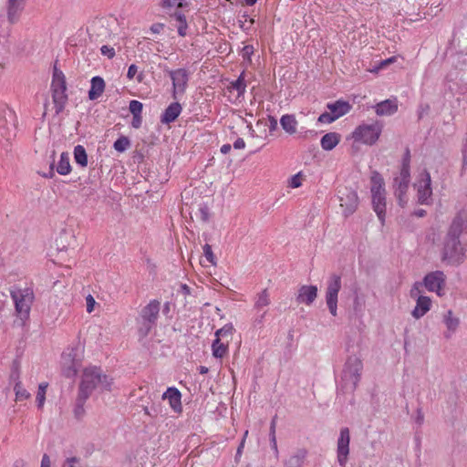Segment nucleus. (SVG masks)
Here are the masks:
<instances>
[{"instance_id":"1","label":"nucleus","mask_w":467,"mask_h":467,"mask_svg":"<svg viewBox=\"0 0 467 467\" xmlns=\"http://www.w3.org/2000/svg\"><path fill=\"white\" fill-rule=\"evenodd\" d=\"M467 230V211L460 210L452 218L440 251L441 261L446 265L459 266L466 259V248L460 236Z\"/></svg>"},{"instance_id":"2","label":"nucleus","mask_w":467,"mask_h":467,"mask_svg":"<svg viewBox=\"0 0 467 467\" xmlns=\"http://www.w3.org/2000/svg\"><path fill=\"white\" fill-rule=\"evenodd\" d=\"M113 379L104 374L99 367H89L83 370L78 393L89 398L96 389L111 391Z\"/></svg>"},{"instance_id":"3","label":"nucleus","mask_w":467,"mask_h":467,"mask_svg":"<svg viewBox=\"0 0 467 467\" xmlns=\"http://www.w3.org/2000/svg\"><path fill=\"white\" fill-rule=\"evenodd\" d=\"M161 302L157 299L150 300L139 312L136 317L137 333L140 340L149 336L156 327L160 317Z\"/></svg>"},{"instance_id":"4","label":"nucleus","mask_w":467,"mask_h":467,"mask_svg":"<svg viewBox=\"0 0 467 467\" xmlns=\"http://www.w3.org/2000/svg\"><path fill=\"white\" fill-rule=\"evenodd\" d=\"M362 360L357 356H349L341 374L340 389L344 392H354L361 379Z\"/></svg>"},{"instance_id":"5","label":"nucleus","mask_w":467,"mask_h":467,"mask_svg":"<svg viewBox=\"0 0 467 467\" xmlns=\"http://www.w3.org/2000/svg\"><path fill=\"white\" fill-rule=\"evenodd\" d=\"M370 181L373 210L381 224L384 225L386 219V190L384 179L379 171H374Z\"/></svg>"},{"instance_id":"6","label":"nucleus","mask_w":467,"mask_h":467,"mask_svg":"<svg viewBox=\"0 0 467 467\" xmlns=\"http://www.w3.org/2000/svg\"><path fill=\"white\" fill-rule=\"evenodd\" d=\"M10 296L15 304L16 317L24 324L29 318L31 306L35 299L33 289L14 286L10 289Z\"/></svg>"},{"instance_id":"7","label":"nucleus","mask_w":467,"mask_h":467,"mask_svg":"<svg viewBox=\"0 0 467 467\" xmlns=\"http://www.w3.org/2000/svg\"><path fill=\"white\" fill-rule=\"evenodd\" d=\"M381 131L382 124L379 121H375L371 124H362L355 129L353 138L356 141L373 145L379 140Z\"/></svg>"},{"instance_id":"8","label":"nucleus","mask_w":467,"mask_h":467,"mask_svg":"<svg viewBox=\"0 0 467 467\" xmlns=\"http://www.w3.org/2000/svg\"><path fill=\"white\" fill-rule=\"evenodd\" d=\"M341 286V276L336 274L331 275L327 283L325 298L329 313L333 317L337 315V299Z\"/></svg>"},{"instance_id":"9","label":"nucleus","mask_w":467,"mask_h":467,"mask_svg":"<svg viewBox=\"0 0 467 467\" xmlns=\"http://www.w3.org/2000/svg\"><path fill=\"white\" fill-rule=\"evenodd\" d=\"M350 431L348 427L340 429L337 441V460L340 467H346L349 456Z\"/></svg>"},{"instance_id":"10","label":"nucleus","mask_w":467,"mask_h":467,"mask_svg":"<svg viewBox=\"0 0 467 467\" xmlns=\"http://www.w3.org/2000/svg\"><path fill=\"white\" fill-rule=\"evenodd\" d=\"M423 285L428 291L435 292L439 296H441L446 285V275L440 270L431 272L424 276Z\"/></svg>"},{"instance_id":"11","label":"nucleus","mask_w":467,"mask_h":467,"mask_svg":"<svg viewBox=\"0 0 467 467\" xmlns=\"http://www.w3.org/2000/svg\"><path fill=\"white\" fill-rule=\"evenodd\" d=\"M165 71L169 74L172 81V97L176 99L177 94H184L189 81L188 71L185 68H178L175 70L165 69Z\"/></svg>"},{"instance_id":"12","label":"nucleus","mask_w":467,"mask_h":467,"mask_svg":"<svg viewBox=\"0 0 467 467\" xmlns=\"http://www.w3.org/2000/svg\"><path fill=\"white\" fill-rule=\"evenodd\" d=\"M418 192V200L420 204H428L429 200L432 195L431 179V174L427 170H424L420 174V179L415 184Z\"/></svg>"},{"instance_id":"13","label":"nucleus","mask_w":467,"mask_h":467,"mask_svg":"<svg viewBox=\"0 0 467 467\" xmlns=\"http://www.w3.org/2000/svg\"><path fill=\"white\" fill-rule=\"evenodd\" d=\"M338 193L340 206L344 208L343 213L348 217L352 214L358 206V193L356 191L348 188H345L343 191L340 190Z\"/></svg>"},{"instance_id":"14","label":"nucleus","mask_w":467,"mask_h":467,"mask_svg":"<svg viewBox=\"0 0 467 467\" xmlns=\"http://www.w3.org/2000/svg\"><path fill=\"white\" fill-rule=\"evenodd\" d=\"M317 297V285H302L298 289L296 296V302L298 304H305L310 306Z\"/></svg>"},{"instance_id":"15","label":"nucleus","mask_w":467,"mask_h":467,"mask_svg":"<svg viewBox=\"0 0 467 467\" xmlns=\"http://www.w3.org/2000/svg\"><path fill=\"white\" fill-rule=\"evenodd\" d=\"M26 0H7L6 14L10 23H16L25 8Z\"/></svg>"},{"instance_id":"16","label":"nucleus","mask_w":467,"mask_h":467,"mask_svg":"<svg viewBox=\"0 0 467 467\" xmlns=\"http://www.w3.org/2000/svg\"><path fill=\"white\" fill-rule=\"evenodd\" d=\"M162 400H168L170 406L175 412H182V394L178 389L174 387L168 388L162 394Z\"/></svg>"},{"instance_id":"17","label":"nucleus","mask_w":467,"mask_h":467,"mask_svg":"<svg viewBox=\"0 0 467 467\" xmlns=\"http://www.w3.org/2000/svg\"><path fill=\"white\" fill-rule=\"evenodd\" d=\"M431 306V300L429 296H419L416 300V306L411 312L414 318L419 319L422 317Z\"/></svg>"},{"instance_id":"18","label":"nucleus","mask_w":467,"mask_h":467,"mask_svg":"<svg viewBox=\"0 0 467 467\" xmlns=\"http://www.w3.org/2000/svg\"><path fill=\"white\" fill-rule=\"evenodd\" d=\"M182 106L179 102L171 103L161 116V122L170 124L173 122L181 114Z\"/></svg>"},{"instance_id":"19","label":"nucleus","mask_w":467,"mask_h":467,"mask_svg":"<svg viewBox=\"0 0 467 467\" xmlns=\"http://www.w3.org/2000/svg\"><path fill=\"white\" fill-rule=\"evenodd\" d=\"M378 116H390L397 112L398 103L395 99H386L378 103L375 107Z\"/></svg>"},{"instance_id":"20","label":"nucleus","mask_w":467,"mask_h":467,"mask_svg":"<svg viewBox=\"0 0 467 467\" xmlns=\"http://www.w3.org/2000/svg\"><path fill=\"white\" fill-rule=\"evenodd\" d=\"M327 108L330 110L333 116L337 119L338 118L346 115L351 109V105L348 101L337 100L333 103H328Z\"/></svg>"},{"instance_id":"21","label":"nucleus","mask_w":467,"mask_h":467,"mask_svg":"<svg viewBox=\"0 0 467 467\" xmlns=\"http://www.w3.org/2000/svg\"><path fill=\"white\" fill-rule=\"evenodd\" d=\"M105 89V81L101 77L96 76L91 78V87L88 91V99L95 100L99 99Z\"/></svg>"},{"instance_id":"22","label":"nucleus","mask_w":467,"mask_h":467,"mask_svg":"<svg viewBox=\"0 0 467 467\" xmlns=\"http://www.w3.org/2000/svg\"><path fill=\"white\" fill-rule=\"evenodd\" d=\"M67 90H54L52 91V100L54 103L56 114H60L67 102V94L66 92Z\"/></svg>"},{"instance_id":"23","label":"nucleus","mask_w":467,"mask_h":467,"mask_svg":"<svg viewBox=\"0 0 467 467\" xmlns=\"http://www.w3.org/2000/svg\"><path fill=\"white\" fill-rule=\"evenodd\" d=\"M306 456L307 451L306 449H297L296 452L285 462V467H303Z\"/></svg>"},{"instance_id":"24","label":"nucleus","mask_w":467,"mask_h":467,"mask_svg":"<svg viewBox=\"0 0 467 467\" xmlns=\"http://www.w3.org/2000/svg\"><path fill=\"white\" fill-rule=\"evenodd\" d=\"M67 90V82L64 73L54 66L53 78L51 82V91Z\"/></svg>"},{"instance_id":"25","label":"nucleus","mask_w":467,"mask_h":467,"mask_svg":"<svg viewBox=\"0 0 467 467\" xmlns=\"http://www.w3.org/2000/svg\"><path fill=\"white\" fill-rule=\"evenodd\" d=\"M340 138L337 132H328L321 138L320 145L323 150H331L339 143Z\"/></svg>"},{"instance_id":"26","label":"nucleus","mask_w":467,"mask_h":467,"mask_svg":"<svg viewBox=\"0 0 467 467\" xmlns=\"http://www.w3.org/2000/svg\"><path fill=\"white\" fill-rule=\"evenodd\" d=\"M280 124L286 133L292 135L296 133L298 122L295 115L285 114L281 117Z\"/></svg>"},{"instance_id":"27","label":"nucleus","mask_w":467,"mask_h":467,"mask_svg":"<svg viewBox=\"0 0 467 467\" xmlns=\"http://www.w3.org/2000/svg\"><path fill=\"white\" fill-rule=\"evenodd\" d=\"M271 303L270 296L267 289H264L261 293H259L256 296L254 305V310L255 312H260L266 310L265 307L268 306Z\"/></svg>"},{"instance_id":"28","label":"nucleus","mask_w":467,"mask_h":467,"mask_svg":"<svg viewBox=\"0 0 467 467\" xmlns=\"http://www.w3.org/2000/svg\"><path fill=\"white\" fill-rule=\"evenodd\" d=\"M212 351L214 358H223L228 352V341L223 342L221 338H215L212 344Z\"/></svg>"},{"instance_id":"29","label":"nucleus","mask_w":467,"mask_h":467,"mask_svg":"<svg viewBox=\"0 0 467 467\" xmlns=\"http://www.w3.org/2000/svg\"><path fill=\"white\" fill-rule=\"evenodd\" d=\"M57 171L60 175H67L71 171L70 158L68 152H62L57 165Z\"/></svg>"},{"instance_id":"30","label":"nucleus","mask_w":467,"mask_h":467,"mask_svg":"<svg viewBox=\"0 0 467 467\" xmlns=\"http://www.w3.org/2000/svg\"><path fill=\"white\" fill-rule=\"evenodd\" d=\"M88 398L78 393V397L76 399V404L74 408V416L78 420H80L85 416V408L84 405Z\"/></svg>"},{"instance_id":"31","label":"nucleus","mask_w":467,"mask_h":467,"mask_svg":"<svg viewBox=\"0 0 467 467\" xmlns=\"http://www.w3.org/2000/svg\"><path fill=\"white\" fill-rule=\"evenodd\" d=\"M64 358V365H63V375L67 378H73L76 376L78 369L76 368V364L73 359L70 358V355H68L67 358L63 357Z\"/></svg>"},{"instance_id":"32","label":"nucleus","mask_w":467,"mask_h":467,"mask_svg":"<svg viewBox=\"0 0 467 467\" xmlns=\"http://www.w3.org/2000/svg\"><path fill=\"white\" fill-rule=\"evenodd\" d=\"M74 159L81 167H86L88 165V154L82 145H77L74 148Z\"/></svg>"},{"instance_id":"33","label":"nucleus","mask_w":467,"mask_h":467,"mask_svg":"<svg viewBox=\"0 0 467 467\" xmlns=\"http://www.w3.org/2000/svg\"><path fill=\"white\" fill-rule=\"evenodd\" d=\"M68 238L70 240H74V235L70 233H67L66 231H63L59 234V236L56 240L57 250L63 251L67 249V246L70 245V242H68L67 244H65V241H67Z\"/></svg>"},{"instance_id":"34","label":"nucleus","mask_w":467,"mask_h":467,"mask_svg":"<svg viewBox=\"0 0 467 467\" xmlns=\"http://www.w3.org/2000/svg\"><path fill=\"white\" fill-rule=\"evenodd\" d=\"M244 72H243L236 80L231 82V88L235 89L238 95H244L246 88V83L244 78Z\"/></svg>"},{"instance_id":"35","label":"nucleus","mask_w":467,"mask_h":467,"mask_svg":"<svg viewBox=\"0 0 467 467\" xmlns=\"http://www.w3.org/2000/svg\"><path fill=\"white\" fill-rule=\"evenodd\" d=\"M410 182L408 181H401L399 179L393 180V188H394V194H403L407 193L409 185Z\"/></svg>"},{"instance_id":"36","label":"nucleus","mask_w":467,"mask_h":467,"mask_svg":"<svg viewBox=\"0 0 467 467\" xmlns=\"http://www.w3.org/2000/svg\"><path fill=\"white\" fill-rule=\"evenodd\" d=\"M444 323L449 330L454 332L459 326V319L452 317L451 310H448L444 317Z\"/></svg>"},{"instance_id":"37","label":"nucleus","mask_w":467,"mask_h":467,"mask_svg":"<svg viewBox=\"0 0 467 467\" xmlns=\"http://www.w3.org/2000/svg\"><path fill=\"white\" fill-rule=\"evenodd\" d=\"M14 390L16 393V400H27L30 397V393L23 388L20 380H17L15 384Z\"/></svg>"},{"instance_id":"38","label":"nucleus","mask_w":467,"mask_h":467,"mask_svg":"<svg viewBox=\"0 0 467 467\" xmlns=\"http://www.w3.org/2000/svg\"><path fill=\"white\" fill-rule=\"evenodd\" d=\"M130 140L125 136H121L114 142L113 148L119 152H123L130 147Z\"/></svg>"},{"instance_id":"39","label":"nucleus","mask_w":467,"mask_h":467,"mask_svg":"<svg viewBox=\"0 0 467 467\" xmlns=\"http://www.w3.org/2000/svg\"><path fill=\"white\" fill-rule=\"evenodd\" d=\"M47 388V383H40L38 386V390L36 394V403L37 407L41 409L44 406L46 400V389Z\"/></svg>"},{"instance_id":"40","label":"nucleus","mask_w":467,"mask_h":467,"mask_svg":"<svg viewBox=\"0 0 467 467\" xmlns=\"http://www.w3.org/2000/svg\"><path fill=\"white\" fill-rule=\"evenodd\" d=\"M234 331V326L231 323L224 325L222 328L215 332L216 338H221L226 336H232Z\"/></svg>"},{"instance_id":"41","label":"nucleus","mask_w":467,"mask_h":467,"mask_svg":"<svg viewBox=\"0 0 467 467\" xmlns=\"http://www.w3.org/2000/svg\"><path fill=\"white\" fill-rule=\"evenodd\" d=\"M254 19L249 18L248 15L246 13L243 14L239 18V24L240 27L244 31H247L251 28V26L254 25Z\"/></svg>"},{"instance_id":"42","label":"nucleus","mask_w":467,"mask_h":467,"mask_svg":"<svg viewBox=\"0 0 467 467\" xmlns=\"http://www.w3.org/2000/svg\"><path fill=\"white\" fill-rule=\"evenodd\" d=\"M143 104L139 100H131L130 102L129 109L132 116L141 115Z\"/></svg>"},{"instance_id":"43","label":"nucleus","mask_w":467,"mask_h":467,"mask_svg":"<svg viewBox=\"0 0 467 467\" xmlns=\"http://www.w3.org/2000/svg\"><path fill=\"white\" fill-rule=\"evenodd\" d=\"M203 254L209 263H211L213 265H216V257L213 254L212 246L210 244H206L203 246Z\"/></svg>"},{"instance_id":"44","label":"nucleus","mask_w":467,"mask_h":467,"mask_svg":"<svg viewBox=\"0 0 467 467\" xmlns=\"http://www.w3.org/2000/svg\"><path fill=\"white\" fill-rule=\"evenodd\" d=\"M266 313L267 310L255 312V315L253 318V326L254 327H261L263 326Z\"/></svg>"},{"instance_id":"45","label":"nucleus","mask_w":467,"mask_h":467,"mask_svg":"<svg viewBox=\"0 0 467 467\" xmlns=\"http://www.w3.org/2000/svg\"><path fill=\"white\" fill-rule=\"evenodd\" d=\"M461 151H462V170L465 171L467 169V132H466L465 138L462 140Z\"/></svg>"},{"instance_id":"46","label":"nucleus","mask_w":467,"mask_h":467,"mask_svg":"<svg viewBox=\"0 0 467 467\" xmlns=\"http://www.w3.org/2000/svg\"><path fill=\"white\" fill-rule=\"evenodd\" d=\"M395 179L410 182V166L401 165L400 175L395 177Z\"/></svg>"},{"instance_id":"47","label":"nucleus","mask_w":467,"mask_h":467,"mask_svg":"<svg viewBox=\"0 0 467 467\" xmlns=\"http://www.w3.org/2000/svg\"><path fill=\"white\" fill-rule=\"evenodd\" d=\"M199 213H200V218L202 219V221H203L205 223L209 221V219H210V210H209V207L206 204L200 205V207H199Z\"/></svg>"},{"instance_id":"48","label":"nucleus","mask_w":467,"mask_h":467,"mask_svg":"<svg viewBox=\"0 0 467 467\" xmlns=\"http://www.w3.org/2000/svg\"><path fill=\"white\" fill-rule=\"evenodd\" d=\"M337 119L335 118V116L332 115L331 112H324L322 113L319 117H318V122H321V123H332L336 120Z\"/></svg>"},{"instance_id":"49","label":"nucleus","mask_w":467,"mask_h":467,"mask_svg":"<svg viewBox=\"0 0 467 467\" xmlns=\"http://www.w3.org/2000/svg\"><path fill=\"white\" fill-rule=\"evenodd\" d=\"M100 52L103 56L108 57L109 58H112L115 56V50L113 47L109 46H102L100 47Z\"/></svg>"},{"instance_id":"50","label":"nucleus","mask_w":467,"mask_h":467,"mask_svg":"<svg viewBox=\"0 0 467 467\" xmlns=\"http://www.w3.org/2000/svg\"><path fill=\"white\" fill-rule=\"evenodd\" d=\"M430 111L429 104H420L418 108V119H421L425 114H428Z\"/></svg>"},{"instance_id":"51","label":"nucleus","mask_w":467,"mask_h":467,"mask_svg":"<svg viewBox=\"0 0 467 467\" xmlns=\"http://www.w3.org/2000/svg\"><path fill=\"white\" fill-rule=\"evenodd\" d=\"M79 462L80 459L78 457H69L64 461L62 467H75V464L78 463Z\"/></svg>"},{"instance_id":"52","label":"nucleus","mask_w":467,"mask_h":467,"mask_svg":"<svg viewBox=\"0 0 467 467\" xmlns=\"http://www.w3.org/2000/svg\"><path fill=\"white\" fill-rule=\"evenodd\" d=\"M86 304H87V312L91 313L94 310V306L96 304V301L91 295H88L86 297Z\"/></svg>"},{"instance_id":"53","label":"nucleus","mask_w":467,"mask_h":467,"mask_svg":"<svg viewBox=\"0 0 467 467\" xmlns=\"http://www.w3.org/2000/svg\"><path fill=\"white\" fill-rule=\"evenodd\" d=\"M177 0H161L160 5L163 9H170L176 6Z\"/></svg>"},{"instance_id":"54","label":"nucleus","mask_w":467,"mask_h":467,"mask_svg":"<svg viewBox=\"0 0 467 467\" xmlns=\"http://www.w3.org/2000/svg\"><path fill=\"white\" fill-rule=\"evenodd\" d=\"M301 184H302V182H301L300 173L292 176L291 181H290V186L292 188H297V187L301 186Z\"/></svg>"},{"instance_id":"55","label":"nucleus","mask_w":467,"mask_h":467,"mask_svg":"<svg viewBox=\"0 0 467 467\" xmlns=\"http://www.w3.org/2000/svg\"><path fill=\"white\" fill-rule=\"evenodd\" d=\"M141 123H142V117H141V115L133 116L132 120H131L132 128L139 129V128H140Z\"/></svg>"},{"instance_id":"56","label":"nucleus","mask_w":467,"mask_h":467,"mask_svg":"<svg viewBox=\"0 0 467 467\" xmlns=\"http://www.w3.org/2000/svg\"><path fill=\"white\" fill-rule=\"evenodd\" d=\"M402 166H410V151L409 149H406L405 153L402 157L401 161Z\"/></svg>"},{"instance_id":"57","label":"nucleus","mask_w":467,"mask_h":467,"mask_svg":"<svg viewBox=\"0 0 467 467\" xmlns=\"http://www.w3.org/2000/svg\"><path fill=\"white\" fill-rule=\"evenodd\" d=\"M398 200V203L400 207H404L408 202L407 193H403L401 195L400 194H394Z\"/></svg>"},{"instance_id":"58","label":"nucleus","mask_w":467,"mask_h":467,"mask_svg":"<svg viewBox=\"0 0 467 467\" xmlns=\"http://www.w3.org/2000/svg\"><path fill=\"white\" fill-rule=\"evenodd\" d=\"M137 72L138 67L135 64L130 65L128 69L127 78L129 79H132L134 76L137 74Z\"/></svg>"},{"instance_id":"59","label":"nucleus","mask_w":467,"mask_h":467,"mask_svg":"<svg viewBox=\"0 0 467 467\" xmlns=\"http://www.w3.org/2000/svg\"><path fill=\"white\" fill-rule=\"evenodd\" d=\"M164 28V25L161 23H155L150 26V31L153 34H159Z\"/></svg>"},{"instance_id":"60","label":"nucleus","mask_w":467,"mask_h":467,"mask_svg":"<svg viewBox=\"0 0 467 467\" xmlns=\"http://www.w3.org/2000/svg\"><path fill=\"white\" fill-rule=\"evenodd\" d=\"M243 57H250L251 55L254 53V47L251 45H247L243 48Z\"/></svg>"},{"instance_id":"61","label":"nucleus","mask_w":467,"mask_h":467,"mask_svg":"<svg viewBox=\"0 0 467 467\" xmlns=\"http://www.w3.org/2000/svg\"><path fill=\"white\" fill-rule=\"evenodd\" d=\"M187 28H188L187 22H183L182 24H180L177 27L179 36H185L187 34Z\"/></svg>"},{"instance_id":"62","label":"nucleus","mask_w":467,"mask_h":467,"mask_svg":"<svg viewBox=\"0 0 467 467\" xmlns=\"http://www.w3.org/2000/svg\"><path fill=\"white\" fill-rule=\"evenodd\" d=\"M269 130L272 132L277 129V119L273 116H268Z\"/></svg>"},{"instance_id":"63","label":"nucleus","mask_w":467,"mask_h":467,"mask_svg":"<svg viewBox=\"0 0 467 467\" xmlns=\"http://www.w3.org/2000/svg\"><path fill=\"white\" fill-rule=\"evenodd\" d=\"M143 411L146 415H148L151 418H156L158 416V412L155 408L149 409L148 407H144Z\"/></svg>"},{"instance_id":"64","label":"nucleus","mask_w":467,"mask_h":467,"mask_svg":"<svg viewBox=\"0 0 467 467\" xmlns=\"http://www.w3.org/2000/svg\"><path fill=\"white\" fill-rule=\"evenodd\" d=\"M40 467H51L50 458L47 454L43 455Z\"/></svg>"}]
</instances>
